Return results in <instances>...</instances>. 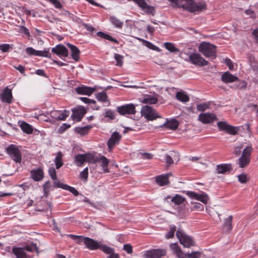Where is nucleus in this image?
Listing matches in <instances>:
<instances>
[{
  "mask_svg": "<svg viewBox=\"0 0 258 258\" xmlns=\"http://www.w3.org/2000/svg\"><path fill=\"white\" fill-rule=\"evenodd\" d=\"M69 111L64 110L63 113H60L58 114V120H64L69 115Z\"/></svg>",
  "mask_w": 258,
  "mask_h": 258,
  "instance_id": "54",
  "label": "nucleus"
},
{
  "mask_svg": "<svg viewBox=\"0 0 258 258\" xmlns=\"http://www.w3.org/2000/svg\"><path fill=\"white\" fill-rule=\"evenodd\" d=\"M93 160L95 161V163L97 162H101V166L102 167L104 172H109L108 165L109 160L104 156L101 155L100 157H97L93 155Z\"/></svg>",
  "mask_w": 258,
  "mask_h": 258,
  "instance_id": "18",
  "label": "nucleus"
},
{
  "mask_svg": "<svg viewBox=\"0 0 258 258\" xmlns=\"http://www.w3.org/2000/svg\"><path fill=\"white\" fill-rule=\"evenodd\" d=\"M80 99L84 103H92V104H95L96 101L94 100H91L89 98H86V97H81Z\"/></svg>",
  "mask_w": 258,
  "mask_h": 258,
  "instance_id": "61",
  "label": "nucleus"
},
{
  "mask_svg": "<svg viewBox=\"0 0 258 258\" xmlns=\"http://www.w3.org/2000/svg\"><path fill=\"white\" fill-rule=\"evenodd\" d=\"M199 120L203 123H211L215 120H217L216 115L212 113H201L199 115Z\"/></svg>",
  "mask_w": 258,
  "mask_h": 258,
  "instance_id": "16",
  "label": "nucleus"
},
{
  "mask_svg": "<svg viewBox=\"0 0 258 258\" xmlns=\"http://www.w3.org/2000/svg\"><path fill=\"white\" fill-rule=\"evenodd\" d=\"M92 127L90 125H87L84 127H76L75 131L77 134L84 136L88 134L89 130Z\"/></svg>",
  "mask_w": 258,
  "mask_h": 258,
  "instance_id": "34",
  "label": "nucleus"
},
{
  "mask_svg": "<svg viewBox=\"0 0 258 258\" xmlns=\"http://www.w3.org/2000/svg\"><path fill=\"white\" fill-rule=\"evenodd\" d=\"M171 175V173H167L164 175L157 176L155 177L156 183L160 186H162L169 184V177Z\"/></svg>",
  "mask_w": 258,
  "mask_h": 258,
  "instance_id": "20",
  "label": "nucleus"
},
{
  "mask_svg": "<svg viewBox=\"0 0 258 258\" xmlns=\"http://www.w3.org/2000/svg\"><path fill=\"white\" fill-rule=\"evenodd\" d=\"M51 183L49 181H46L43 185V191L44 195L47 197L48 195L49 189L51 187Z\"/></svg>",
  "mask_w": 258,
  "mask_h": 258,
  "instance_id": "47",
  "label": "nucleus"
},
{
  "mask_svg": "<svg viewBox=\"0 0 258 258\" xmlns=\"http://www.w3.org/2000/svg\"><path fill=\"white\" fill-rule=\"evenodd\" d=\"M20 127L24 132L28 134H31L33 132V128L32 126L29 124L25 122H23L21 124Z\"/></svg>",
  "mask_w": 258,
  "mask_h": 258,
  "instance_id": "38",
  "label": "nucleus"
},
{
  "mask_svg": "<svg viewBox=\"0 0 258 258\" xmlns=\"http://www.w3.org/2000/svg\"><path fill=\"white\" fill-rule=\"evenodd\" d=\"M158 99L155 96L147 95L143 99L142 102L145 104H153L157 102Z\"/></svg>",
  "mask_w": 258,
  "mask_h": 258,
  "instance_id": "33",
  "label": "nucleus"
},
{
  "mask_svg": "<svg viewBox=\"0 0 258 258\" xmlns=\"http://www.w3.org/2000/svg\"><path fill=\"white\" fill-rule=\"evenodd\" d=\"M174 5V6L182 8L189 12H195L206 10L207 5L205 2L196 4L194 0H168Z\"/></svg>",
  "mask_w": 258,
  "mask_h": 258,
  "instance_id": "1",
  "label": "nucleus"
},
{
  "mask_svg": "<svg viewBox=\"0 0 258 258\" xmlns=\"http://www.w3.org/2000/svg\"><path fill=\"white\" fill-rule=\"evenodd\" d=\"M243 148V146L242 144L240 145V146L235 147L234 148V154L235 156H238L240 155L241 153V149Z\"/></svg>",
  "mask_w": 258,
  "mask_h": 258,
  "instance_id": "59",
  "label": "nucleus"
},
{
  "mask_svg": "<svg viewBox=\"0 0 258 258\" xmlns=\"http://www.w3.org/2000/svg\"><path fill=\"white\" fill-rule=\"evenodd\" d=\"M168 199H171V201L174 203L175 205L177 206L178 207L186 202L185 199L183 197L178 194H176L173 198H171L169 196L166 198V200Z\"/></svg>",
  "mask_w": 258,
  "mask_h": 258,
  "instance_id": "26",
  "label": "nucleus"
},
{
  "mask_svg": "<svg viewBox=\"0 0 258 258\" xmlns=\"http://www.w3.org/2000/svg\"><path fill=\"white\" fill-rule=\"evenodd\" d=\"M24 250H26L29 252H33L35 251L37 253L39 252L38 247L37 246L36 244L31 243L30 245H27L23 247Z\"/></svg>",
  "mask_w": 258,
  "mask_h": 258,
  "instance_id": "40",
  "label": "nucleus"
},
{
  "mask_svg": "<svg viewBox=\"0 0 258 258\" xmlns=\"http://www.w3.org/2000/svg\"><path fill=\"white\" fill-rule=\"evenodd\" d=\"M67 46L69 47L72 53V57L76 61L79 60V54L80 53V50L75 45L69 43H67Z\"/></svg>",
  "mask_w": 258,
  "mask_h": 258,
  "instance_id": "27",
  "label": "nucleus"
},
{
  "mask_svg": "<svg viewBox=\"0 0 258 258\" xmlns=\"http://www.w3.org/2000/svg\"><path fill=\"white\" fill-rule=\"evenodd\" d=\"M247 86V83L245 81H242L239 83V84L235 87V88H237L239 89H244L246 88Z\"/></svg>",
  "mask_w": 258,
  "mask_h": 258,
  "instance_id": "62",
  "label": "nucleus"
},
{
  "mask_svg": "<svg viewBox=\"0 0 258 258\" xmlns=\"http://www.w3.org/2000/svg\"><path fill=\"white\" fill-rule=\"evenodd\" d=\"M164 249H157L147 251L144 254L145 258H160L166 254Z\"/></svg>",
  "mask_w": 258,
  "mask_h": 258,
  "instance_id": "15",
  "label": "nucleus"
},
{
  "mask_svg": "<svg viewBox=\"0 0 258 258\" xmlns=\"http://www.w3.org/2000/svg\"><path fill=\"white\" fill-rule=\"evenodd\" d=\"M105 117L113 119L114 118V113L111 110H107L105 112Z\"/></svg>",
  "mask_w": 258,
  "mask_h": 258,
  "instance_id": "58",
  "label": "nucleus"
},
{
  "mask_svg": "<svg viewBox=\"0 0 258 258\" xmlns=\"http://www.w3.org/2000/svg\"><path fill=\"white\" fill-rule=\"evenodd\" d=\"M70 237L73 239H78L80 241H83L86 246L90 250L100 249L103 252H107L108 249V246L103 244L101 242H98L93 239L89 237H84L82 236H77L72 234L70 235Z\"/></svg>",
  "mask_w": 258,
  "mask_h": 258,
  "instance_id": "2",
  "label": "nucleus"
},
{
  "mask_svg": "<svg viewBox=\"0 0 258 258\" xmlns=\"http://www.w3.org/2000/svg\"><path fill=\"white\" fill-rule=\"evenodd\" d=\"M31 177L35 181H38L42 179L44 176L43 171L41 168L31 171Z\"/></svg>",
  "mask_w": 258,
  "mask_h": 258,
  "instance_id": "24",
  "label": "nucleus"
},
{
  "mask_svg": "<svg viewBox=\"0 0 258 258\" xmlns=\"http://www.w3.org/2000/svg\"><path fill=\"white\" fill-rule=\"evenodd\" d=\"M66 190H68L72 192L74 196H77L79 195L78 190L73 187L70 186L68 185V187L66 188Z\"/></svg>",
  "mask_w": 258,
  "mask_h": 258,
  "instance_id": "57",
  "label": "nucleus"
},
{
  "mask_svg": "<svg viewBox=\"0 0 258 258\" xmlns=\"http://www.w3.org/2000/svg\"><path fill=\"white\" fill-rule=\"evenodd\" d=\"M81 178L83 179L85 181L88 179V167L85 168L83 171H82L80 174Z\"/></svg>",
  "mask_w": 258,
  "mask_h": 258,
  "instance_id": "49",
  "label": "nucleus"
},
{
  "mask_svg": "<svg viewBox=\"0 0 258 258\" xmlns=\"http://www.w3.org/2000/svg\"><path fill=\"white\" fill-rule=\"evenodd\" d=\"M185 192L190 198L200 201L205 204H207L209 200L208 196L204 192L202 194H198L191 191H186Z\"/></svg>",
  "mask_w": 258,
  "mask_h": 258,
  "instance_id": "13",
  "label": "nucleus"
},
{
  "mask_svg": "<svg viewBox=\"0 0 258 258\" xmlns=\"http://www.w3.org/2000/svg\"><path fill=\"white\" fill-rule=\"evenodd\" d=\"M109 20L111 23L116 28H121L123 26V23L121 21L116 17L111 16L109 17Z\"/></svg>",
  "mask_w": 258,
  "mask_h": 258,
  "instance_id": "32",
  "label": "nucleus"
},
{
  "mask_svg": "<svg viewBox=\"0 0 258 258\" xmlns=\"http://www.w3.org/2000/svg\"><path fill=\"white\" fill-rule=\"evenodd\" d=\"M165 159L166 163L167 164H168L169 165L173 163V160L172 159V158L171 156H170V155L166 154L165 155Z\"/></svg>",
  "mask_w": 258,
  "mask_h": 258,
  "instance_id": "63",
  "label": "nucleus"
},
{
  "mask_svg": "<svg viewBox=\"0 0 258 258\" xmlns=\"http://www.w3.org/2000/svg\"><path fill=\"white\" fill-rule=\"evenodd\" d=\"M209 105L207 103H201L199 104L197 106V109L198 110L200 111H204L207 109L209 108Z\"/></svg>",
  "mask_w": 258,
  "mask_h": 258,
  "instance_id": "51",
  "label": "nucleus"
},
{
  "mask_svg": "<svg viewBox=\"0 0 258 258\" xmlns=\"http://www.w3.org/2000/svg\"><path fill=\"white\" fill-rule=\"evenodd\" d=\"M187 203H184L183 204L177 207L178 212L179 215L181 216H184L189 213V209L187 207Z\"/></svg>",
  "mask_w": 258,
  "mask_h": 258,
  "instance_id": "31",
  "label": "nucleus"
},
{
  "mask_svg": "<svg viewBox=\"0 0 258 258\" xmlns=\"http://www.w3.org/2000/svg\"><path fill=\"white\" fill-rule=\"evenodd\" d=\"M108 248L110 249L108 250L107 252H103L104 253L109 254L107 258H119V254L118 253L114 252V248L108 246Z\"/></svg>",
  "mask_w": 258,
  "mask_h": 258,
  "instance_id": "44",
  "label": "nucleus"
},
{
  "mask_svg": "<svg viewBox=\"0 0 258 258\" xmlns=\"http://www.w3.org/2000/svg\"><path fill=\"white\" fill-rule=\"evenodd\" d=\"M221 80L225 83H230L238 81L239 79L229 72L223 73L221 76Z\"/></svg>",
  "mask_w": 258,
  "mask_h": 258,
  "instance_id": "19",
  "label": "nucleus"
},
{
  "mask_svg": "<svg viewBox=\"0 0 258 258\" xmlns=\"http://www.w3.org/2000/svg\"><path fill=\"white\" fill-rule=\"evenodd\" d=\"M135 3L143 10H145L148 5L145 0H137Z\"/></svg>",
  "mask_w": 258,
  "mask_h": 258,
  "instance_id": "53",
  "label": "nucleus"
},
{
  "mask_svg": "<svg viewBox=\"0 0 258 258\" xmlns=\"http://www.w3.org/2000/svg\"><path fill=\"white\" fill-rule=\"evenodd\" d=\"M6 152L12 159L16 163H21L22 160V155L20 150L18 147L13 144L9 145L7 147Z\"/></svg>",
  "mask_w": 258,
  "mask_h": 258,
  "instance_id": "6",
  "label": "nucleus"
},
{
  "mask_svg": "<svg viewBox=\"0 0 258 258\" xmlns=\"http://www.w3.org/2000/svg\"><path fill=\"white\" fill-rule=\"evenodd\" d=\"M54 181L53 182V186L55 187L61 188L62 189H66V188L68 187L67 184H63L60 182L59 181L56 180H54Z\"/></svg>",
  "mask_w": 258,
  "mask_h": 258,
  "instance_id": "50",
  "label": "nucleus"
},
{
  "mask_svg": "<svg viewBox=\"0 0 258 258\" xmlns=\"http://www.w3.org/2000/svg\"><path fill=\"white\" fill-rule=\"evenodd\" d=\"M51 51L58 55L59 57H66L68 55V50L67 48L62 44H58L51 49Z\"/></svg>",
  "mask_w": 258,
  "mask_h": 258,
  "instance_id": "17",
  "label": "nucleus"
},
{
  "mask_svg": "<svg viewBox=\"0 0 258 258\" xmlns=\"http://www.w3.org/2000/svg\"><path fill=\"white\" fill-rule=\"evenodd\" d=\"M75 90L79 94H84L90 96L96 91V89L87 86H82L76 88Z\"/></svg>",
  "mask_w": 258,
  "mask_h": 258,
  "instance_id": "21",
  "label": "nucleus"
},
{
  "mask_svg": "<svg viewBox=\"0 0 258 258\" xmlns=\"http://www.w3.org/2000/svg\"><path fill=\"white\" fill-rule=\"evenodd\" d=\"M194 205L190 207L191 211H201L204 210V206L199 203H191Z\"/></svg>",
  "mask_w": 258,
  "mask_h": 258,
  "instance_id": "45",
  "label": "nucleus"
},
{
  "mask_svg": "<svg viewBox=\"0 0 258 258\" xmlns=\"http://www.w3.org/2000/svg\"><path fill=\"white\" fill-rule=\"evenodd\" d=\"M96 97L99 101L102 102L108 101L106 93L104 91L96 94Z\"/></svg>",
  "mask_w": 258,
  "mask_h": 258,
  "instance_id": "43",
  "label": "nucleus"
},
{
  "mask_svg": "<svg viewBox=\"0 0 258 258\" xmlns=\"http://www.w3.org/2000/svg\"><path fill=\"white\" fill-rule=\"evenodd\" d=\"M217 126L220 131L225 132L226 133L232 135H235L239 130L238 127L232 126L225 121L218 122Z\"/></svg>",
  "mask_w": 258,
  "mask_h": 258,
  "instance_id": "9",
  "label": "nucleus"
},
{
  "mask_svg": "<svg viewBox=\"0 0 258 258\" xmlns=\"http://www.w3.org/2000/svg\"><path fill=\"white\" fill-rule=\"evenodd\" d=\"M97 36L99 37H100V38H102L103 39H105L108 40L109 41L114 42H115L116 43H118V41L116 39L112 38L109 35H108L107 34H106V33H105L104 32H101V31L98 32L97 33Z\"/></svg>",
  "mask_w": 258,
  "mask_h": 258,
  "instance_id": "36",
  "label": "nucleus"
},
{
  "mask_svg": "<svg viewBox=\"0 0 258 258\" xmlns=\"http://www.w3.org/2000/svg\"><path fill=\"white\" fill-rule=\"evenodd\" d=\"M238 181L241 183H245L249 180V177L246 174H241L238 176Z\"/></svg>",
  "mask_w": 258,
  "mask_h": 258,
  "instance_id": "48",
  "label": "nucleus"
},
{
  "mask_svg": "<svg viewBox=\"0 0 258 258\" xmlns=\"http://www.w3.org/2000/svg\"><path fill=\"white\" fill-rule=\"evenodd\" d=\"M176 236L179 240L180 243L185 247H190L195 245V241L192 238L187 235L182 230L178 229L176 231Z\"/></svg>",
  "mask_w": 258,
  "mask_h": 258,
  "instance_id": "7",
  "label": "nucleus"
},
{
  "mask_svg": "<svg viewBox=\"0 0 258 258\" xmlns=\"http://www.w3.org/2000/svg\"><path fill=\"white\" fill-rule=\"evenodd\" d=\"M170 247L177 257L183 258L184 253L183 252L177 243H171L170 245Z\"/></svg>",
  "mask_w": 258,
  "mask_h": 258,
  "instance_id": "29",
  "label": "nucleus"
},
{
  "mask_svg": "<svg viewBox=\"0 0 258 258\" xmlns=\"http://www.w3.org/2000/svg\"><path fill=\"white\" fill-rule=\"evenodd\" d=\"M73 114L71 117L73 120H76L78 121H80L83 118L84 114L86 113V111L85 108L82 106H79L72 109Z\"/></svg>",
  "mask_w": 258,
  "mask_h": 258,
  "instance_id": "14",
  "label": "nucleus"
},
{
  "mask_svg": "<svg viewBox=\"0 0 258 258\" xmlns=\"http://www.w3.org/2000/svg\"><path fill=\"white\" fill-rule=\"evenodd\" d=\"M249 63L253 71L258 70V65L256 59L254 56L250 55L248 57Z\"/></svg>",
  "mask_w": 258,
  "mask_h": 258,
  "instance_id": "39",
  "label": "nucleus"
},
{
  "mask_svg": "<svg viewBox=\"0 0 258 258\" xmlns=\"http://www.w3.org/2000/svg\"><path fill=\"white\" fill-rule=\"evenodd\" d=\"M176 98L177 100L183 102H187L189 99L188 96L182 92H177L176 94Z\"/></svg>",
  "mask_w": 258,
  "mask_h": 258,
  "instance_id": "37",
  "label": "nucleus"
},
{
  "mask_svg": "<svg viewBox=\"0 0 258 258\" xmlns=\"http://www.w3.org/2000/svg\"><path fill=\"white\" fill-rule=\"evenodd\" d=\"M93 154L90 153H87L83 154H78L75 156L74 162L76 165L80 167L85 162L95 164V161L93 160Z\"/></svg>",
  "mask_w": 258,
  "mask_h": 258,
  "instance_id": "5",
  "label": "nucleus"
},
{
  "mask_svg": "<svg viewBox=\"0 0 258 258\" xmlns=\"http://www.w3.org/2000/svg\"><path fill=\"white\" fill-rule=\"evenodd\" d=\"M62 154L61 152H58L57 153L56 156L54 159V162L56 169H59L63 165L62 162Z\"/></svg>",
  "mask_w": 258,
  "mask_h": 258,
  "instance_id": "35",
  "label": "nucleus"
},
{
  "mask_svg": "<svg viewBox=\"0 0 258 258\" xmlns=\"http://www.w3.org/2000/svg\"><path fill=\"white\" fill-rule=\"evenodd\" d=\"M176 231V227L175 226L170 228L169 231L166 235L167 238H171L174 237V233Z\"/></svg>",
  "mask_w": 258,
  "mask_h": 258,
  "instance_id": "55",
  "label": "nucleus"
},
{
  "mask_svg": "<svg viewBox=\"0 0 258 258\" xmlns=\"http://www.w3.org/2000/svg\"><path fill=\"white\" fill-rule=\"evenodd\" d=\"M164 45L165 48L170 52H177L179 51V50L176 48L174 45L170 42H165Z\"/></svg>",
  "mask_w": 258,
  "mask_h": 258,
  "instance_id": "42",
  "label": "nucleus"
},
{
  "mask_svg": "<svg viewBox=\"0 0 258 258\" xmlns=\"http://www.w3.org/2000/svg\"><path fill=\"white\" fill-rule=\"evenodd\" d=\"M141 114L148 120H153L160 117L156 111L151 106L146 105L142 108Z\"/></svg>",
  "mask_w": 258,
  "mask_h": 258,
  "instance_id": "8",
  "label": "nucleus"
},
{
  "mask_svg": "<svg viewBox=\"0 0 258 258\" xmlns=\"http://www.w3.org/2000/svg\"><path fill=\"white\" fill-rule=\"evenodd\" d=\"M114 57L117 62L116 65L119 67L122 66L123 63V56L119 54L115 53L114 55Z\"/></svg>",
  "mask_w": 258,
  "mask_h": 258,
  "instance_id": "46",
  "label": "nucleus"
},
{
  "mask_svg": "<svg viewBox=\"0 0 258 258\" xmlns=\"http://www.w3.org/2000/svg\"><path fill=\"white\" fill-rule=\"evenodd\" d=\"M232 220L233 216H229L227 218L224 220V224L223 225V231L224 232H230L232 229Z\"/></svg>",
  "mask_w": 258,
  "mask_h": 258,
  "instance_id": "25",
  "label": "nucleus"
},
{
  "mask_svg": "<svg viewBox=\"0 0 258 258\" xmlns=\"http://www.w3.org/2000/svg\"><path fill=\"white\" fill-rule=\"evenodd\" d=\"M123 250L126 251L128 253H132L133 252V248L131 244H126L123 246Z\"/></svg>",
  "mask_w": 258,
  "mask_h": 258,
  "instance_id": "60",
  "label": "nucleus"
},
{
  "mask_svg": "<svg viewBox=\"0 0 258 258\" xmlns=\"http://www.w3.org/2000/svg\"><path fill=\"white\" fill-rule=\"evenodd\" d=\"M252 148L251 146L245 147L242 151L241 156L238 159V165L240 168H244L248 165L251 159Z\"/></svg>",
  "mask_w": 258,
  "mask_h": 258,
  "instance_id": "4",
  "label": "nucleus"
},
{
  "mask_svg": "<svg viewBox=\"0 0 258 258\" xmlns=\"http://www.w3.org/2000/svg\"><path fill=\"white\" fill-rule=\"evenodd\" d=\"M232 166L230 164H221L217 166L216 170L218 173L224 174L232 170Z\"/></svg>",
  "mask_w": 258,
  "mask_h": 258,
  "instance_id": "30",
  "label": "nucleus"
},
{
  "mask_svg": "<svg viewBox=\"0 0 258 258\" xmlns=\"http://www.w3.org/2000/svg\"><path fill=\"white\" fill-rule=\"evenodd\" d=\"M199 51L205 57L215 58L216 46L208 42H203L199 46Z\"/></svg>",
  "mask_w": 258,
  "mask_h": 258,
  "instance_id": "3",
  "label": "nucleus"
},
{
  "mask_svg": "<svg viewBox=\"0 0 258 258\" xmlns=\"http://www.w3.org/2000/svg\"><path fill=\"white\" fill-rule=\"evenodd\" d=\"M49 174L53 180H56V173L55 169L53 167H51L49 169Z\"/></svg>",
  "mask_w": 258,
  "mask_h": 258,
  "instance_id": "56",
  "label": "nucleus"
},
{
  "mask_svg": "<svg viewBox=\"0 0 258 258\" xmlns=\"http://www.w3.org/2000/svg\"><path fill=\"white\" fill-rule=\"evenodd\" d=\"M2 100L8 103L12 102V93L11 89L6 88L1 95Z\"/></svg>",
  "mask_w": 258,
  "mask_h": 258,
  "instance_id": "23",
  "label": "nucleus"
},
{
  "mask_svg": "<svg viewBox=\"0 0 258 258\" xmlns=\"http://www.w3.org/2000/svg\"><path fill=\"white\" fill-rule=\"evenodd\" d=\"M189 61L194 65L203 67L208 65V61L199 53H191L189 56Z\"/></svg>",
  "mask_w": 258,
  "mask_h": 258,
  "instance_id": "10",
  "label": "nucleus"
},
{
  "mask_svg": "<svg viewBox=\"0 0 258 258\" xmlns=\"http://www.w3.org/2000/svg\"><path fill=\"white\" fill-rule=\"evenodd\" d=\"M135 106L133 104H127L117 107V112L121 115L126 114H135L136 113Z\"/></svg>",
  "mask_w": 258,
  "mask_h": 258,
  "instance_id": "11",
  "label": "nucleus"
},
{
  "mask_svg": "<svg viewBox=\"0 0 258 258\" xmlns=\"http://www.w3.org/2000/svg\"><path fill=\"white\" fill-rule=\"evenodd\" d=\"M202 252L199 251H194L191 253H185L183 258H200Z\"/></svg>",
  "mask_w": 258,
  "mask_h": 258,
  "instance_id": "41",
  "label": "nucleus"
},
{
  "mask_svg": "<svg viewBox=\"0 0 258 258\" xmlns=\"http://www.w3.org/2000/svg\"><path fill=\"white\" fill-rule=\"evenodd\" d=\"M179 123L175 119H171V120L167 121L163 125H161V127H164L172 130H175L177 128Z\"/></svg>",
  "mask_w": 258,
  "mask_h": 258,
  "instance_id": "28",
  "label": "nucleus"
},
{
  "mask_svg": "<svg viewBox=\"0 0 258 258\" xmlns=\"http://www.w3.org/2000/svg\"><path fill=\"white\" fill-rule=\"evenodd\" d=\"M12 251L17 258H31L26 253L23 247H14Z\"/></svg>",
  "mask_w": 258,
  "mask_h": 258,
  "instance_id": "22",
  "label": "nucleus"
},
{
  "mask_svg": "<svg viewBox=\"0 0 258 258\" xmlns=\"http://www.w3.org/2000/svg\"><path fill=\"white\" fill-rule=\"evenodd\" d=\"M121 138V135L117 132H114L112 134L107 143L109 151H111L114 146L119 143Z\"/></svg>",
  "mask_w": 258,
  "mask_h": 258,
  "instance_id": "12",
  "label": "nucleus"
},
{
  "mask_svg": "<svg viewBox=\"0 0 258 258\" xmlns=\"http://www.w3.org/2000/svg\"><path fill=\"white\" fill-rule=\"evenodd\" d=\"M10 48L12 49V47L9 44H0V50L3 52H8Z\"/></svg>",
  "mask_w": 258,
  "mask_h": 258,
  "instance_id": "52",
  "label": "nucleus"
},
{
  "mask_svg": "<svg viewBox=\"0 0 258 258\" xmlns=\"http://www.w3.org/2000/svg\"><path fill=\"white\" fill-rule=\"evenodd\" d=\"M58 114H60V112L58 111H52L50 112V116L53 118H54L57 120H58Z\"/></svg>",
  "mask_w": 258,
  "mask_h": 258,
  "instance_id": "64",
  "label": "nucleus"
}]
</instances>
